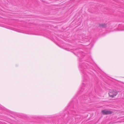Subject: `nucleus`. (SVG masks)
I'll return each instance as SVG.
<instances>
[{"mask_svg":"<svg viewBox=\"0 0 124 124\" xmlns=\"http://www.w3.org/2000/svg\"><path fill=\"white\" fill-rule=\"evenodd\" d=\"M118 92L115 90H110L108 94L109 96L111 97H113L116 96Z\"/></svg>","mask_w":124,"mask_h":124,"instance_id":"f257e3e1","label":"nucleus"},{"mask_svg":"<svg viewBox=\"0 0 124 124\" xmlns=\"http://www.w3.org/2000/svg\"><path fill=\"white\" fill-rule=\"evenodd\" d=\"M101 112L103 115H108L111 114L113 112L109 110H103Z\"/></svg>","mask_w":124,"mask_h":124,"instance_id":"f03ea898","label":"nucleus"},{"mask_svg":"<svg viewBox=\"0 0 124 124\" xmlns=\"http://www.w3.org/2000/svg\"><path fill=\"white\" fill-rule=\"evenodd\" d=\"M99 26L100 27L105 28L107 26L105 24H99Z\"/></svg>","mask_w":124,"mask_h":124,"instance_id":"7ed1b4c3","label":"nucleus"}]
</instances>
